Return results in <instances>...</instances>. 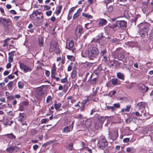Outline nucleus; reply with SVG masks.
Returning <instances> with one entry per match:
<instances>
[{"mask_svg":"<svg viewBox=\"0 0 153 153\" xmlns=\"http://www.w3.org/2000/svg\"><path fill=\"white\" fill-rule=\"evenodd\" d=\"M99 53L98 49L94 47H93L90 51L86 50L82 52L81 53L82 56L85 58H88L90 59L94 60L98 57Z\"/></svg>","mask_w":153,"mask_h":153,"instance_id":"obj_1","label":"nucleus"},{"mask_svg":"<svg viewBox=\"0 0 153 153\" xmlns=\"http://www.w3.org/2000/svg\"><path fill=\"white\" fill-rule=\"evenodd\" d=\"M30 17L31 19L34 20L37 24L42 22L44 20L43 14L40 9L33 10L30 15Z\"/></svg>","mask_w":153,"mask_h":153,"instance_id":"obj_2","label":"nucleus"},{"mask_svg":"<svg viewBox=\"0 0 153 153\" xmlns=\"http://www.w3.org/2000/svg\"><path fill=\"white\" fill-rule=\"evenodd\" d=\"M56 65L55 63H54L51 68V78L53 79H55L56 81L58 82L60 80L61 82L62 83H67L68 81L67 76H66L63 79H60L59 77L56 76L55 75L56 74Z\"/></svg>","mask_w":153,"mask_h":153,"instance_id":"obj_3","label":"nucleus"},{"mask_svg":"<svg viewBox=\"0 0 153 153\" xmlns=\"http://www.w3.org/2000/svg\"><path fill=\"white\" fill-rule=\"evenodd\" d=\"M0 22L6 31H8L12 28V21L10 19L2 18L0 19Z\"/></svg>","mask_w":153,"mask_h":153,"instance_id":"obj_4","label":"nucleus"},{"mask_svg":"<svg viewBox=\"0 0 153 153\" xmlns=\"http://www.w3.org/2000/svg\"><path fill=\"white\" fill-rule=\"evenodd\" d=\"M108 145V142L104 136H102L98 140L97 146L100 150L104 149Z\"/></svg>","mask_w":153,"mask_h":153,"instance_id":"obj_5","label":"nucleus"},{"mask_svg":"<svg viewBox=\"0 0 153 153\" xmlns=\"http://www.w3.org/2000/svg\"><path fill=\"white\" fill-rule=\"evenodd\" d=\"M104 120L105 119L103 117L98 116L97 119L95 121L94 124V127L95 130H97L102 128Z\"/></svg>","mask_w":153,"mask_h":153,"instance_id":"obj_6","label":"nucleus"},{"mask_svg":"<svg viewBox=\"0 0 153 153\" xmlns=\"http://www.w3.org/2000/svg\"><path fill=\"white\" fill-rule=\"evenodd\" d=\"M105 29L108 31H113L114 32L118 31L116 22L112 24H109L105 28Z\"/></svg>","mask_w":153,"mask_h":153,"instance_id":"obj_7","label":"nucleus"},{"mask_svg":"<svg viewBox=\"0 0 153 153\" xmlns=\"http://www.w3.org/2000/svg\"><path fill=\"white\" fill-rule=\"evenodd\" d=\"M108 139L111 140L113 141L116 140L118 137V130L114 131L112 132H110L109 133Z\"/></svg>","mask_w":153,"mask_h":153,"instance_id":"obj_8","label":"nucleus"},{"mask_svg":"<svg viewBox=\"0 0 153 153\" xmlns=\"http://www.w3.org/2000/svg\"><path fill=\"white\" fill-rule=\"evenodd\" d=\"M148 27L147 25H145L141 29L140 31V34L142 38H144L148 35Z\"/></svg>","mask_w":153,"mask_h":153,"instance_id":"obj_9","label":"nucleus"},{"mask_svg":"<svg viewBox=\"0 0 153 153\" xmlns=\"http://www.w3.org/2000/svg\"><path fill=\"white\" fill-rule=\"evenodd\" d=\"M118 30L121 28L122 29H124L126 27V22L123 20L117 21H116Z\"/></svg>","mask_w":153,"mask_h":153,"instance_id":"obj_10","label":"nucleus"},{"mask_svg":"<svg viewBox=\"0 0 153 153\" xmlns=\"http://www.w3.org/2000/svg\"><path fill=\"white\" fill-rule=\"evenodd\" d=\"M19 67L21 70H23L24 73H27L28 72H30L32 70V68L25 65L23 63L19 62Z\"/></svg>","mask_w":153,"mask_h":153,"instance_id":"obj_11","label":"nucleus"},{"mask_svg":"<svg viewBox=\"0 0 153 153\" xmlns=\"http://www.w3.org/2000/svg\"><path fill=\"white\" fill-rule=\"evenodd\" d=\"M19 150V148L17 146H11L8 147L6 151L9 153H12L13 151L17 152Z\"/></svg>","mask_w":153,"mask_h":153,"instance_id":"obj_12","label":"nucleus"},{"mask_svg":"<svg viewBox=\"0 0 153 153\" xmlns=\"http://www.w3.org/2000/svg\"><path fill=\"white\" fill-rule=\"evenodd\" d=\"M137 87L140 91L143 93L146 92L149 90V88L143 84L139 83L137 85Z\"/></svg>","mask_w":153,"mask_h":153,"instance_id":"obj_13","label":"nucleus"},{"mask_svg":"<svg viewBox=\"0 0 153 153\" xmlns=\"http://www.w3.org/2000/svg\"><path fill=\"white\" fill-rule=\"evenodd\" d=\"M109 63L110 64V67L111 68L114 66L115 67H117L118 66L120 65V63L118 61L114 59L112 60L109 59Z\"/></svg>","mask_w":153,"mask_h":153,"instance_id":"obj_14","label":"nucleus"},{"mask_svg":"<svg viewBox=\"0 0 153 153\" xmlns=\"http://www.w3.org/2000/svg\"><path fill=\"white\" fill-rule=\"evenodd\" d=\"M73 123H72L70 126H67L65 127L64 128L63 130H62V132L66 133H67L70 131V128H71V130H72L73 128Z\"/></svg>","mask_w":153,"mask_h":153,"instance_id":"obj_15","label":"nucleus"},{"mask_svg":"<svg viewBox=\"0 0 153 153\" xmlns=\"http://www.w3.org/2000/svg\"><path fill=\"white\" fill-rule=\"evenodd\" d=\"M74 46V42L73 40H71L68 41L67 42L66 45V48L69 50H71Z\"/></svg>","mask_w":153,"mask_h":153,"instance_id":"obj_16","label":"nucleus"},{"mask_svg":"<svg viewBox=\"0 0 153 153\" xmlns=\"http://www.w3.org/2000/svg\"><path fill=\"white\" fill-rule=\"evenodd\" d=\"M100 21L98 23V25L99 27H102L106 25L108 23L107 21L103 19H100Z\"/></svg>","mask_w":153,"mask_h":153,"instance_id":"obj_17","label":"nucleus"},{"mask_svg":"<svg viewBox=\"0 0 153 153\" xmlns=\"http://www.w3.org/2000/svg\"><path fill=\"white\" fill-rule=\"evenodd\" d=\"M3 124L4 125L11 126L13 123V121L12 120L10 121L8 118L4 119L3 120Z\"/></svg>","mask_w":153,"mask_h":153,"instance_id":"obj_18","label":"nucleus"},{"mask_svg":"<svg viewBox=\"0 0 153 153\" xmlns=\"http://www.w3.org/2000/svg\"><path fill=\"white\" fill-rule=\"evenodd\" d=\"M26 118V115L24 113H20L19 116L18 117V121L21 123L23 122L24 120Z\"/></svg>","mask_w":153,"mask_h":153,"instance_id":"obj_19","label":"nucleus"},{"mask_svg":"<svg viewBox=\"0 0 153 153\" xmlns=\"http://www.w3.org/2000/svg\"><path fill=\"white\" fill-rule=\"evenodd\" d=\"M112 84L114 85H117L120 84V81L117 78H113L111 80Z\"/></svg>","mask_w":153,"mask_h":153,"instance_id":"obj_20","label":"nucleus"},{"mask_svg":"<svg viewBox=\"0 0 153 153\" xmlns=\"http://www.w3.org/2000/svg\"><path fill=\"white\" fill-rule=\"evenodd\" d=\"M117 76L119 79L122 80H124L125 79V75L120 72H117Z\"/></svg>","mask_w":153,"mask_h":153,"instance_id":"obj_21","label":"nucleus"},{"mask_svg":"<svg viewBox=\"0 0 153 153\" xmlns=\"http://www.w3.org/2000/svg\"><path fill=\"white\" fill-rule=\"evenodd\" d=\"M82 10L80 8L79 9L77 12L74 15L73 17V19L74 20L77 18L79 16Z\"/></svg>","mask_w":153,"mask_h":153,"instance_id":"obj_22","label":"nucleus"},{"mask_svg":"<svg viewBox=\"0 0 153 153\" xmlns=\"http://www.w3.org/2000/svg\"><path fill=\"white\" fill-rule=\"evenodd\" d=\"M39 44L40 47L43 46L44 43L43 37L42 36H40L38 38Z\"/></svg>","mask_w":153,"mask_h":153,"instance_id":"obj_23","label":"nucleus"},{"mask_svg":"<svg viewBox=\"0 0 153 153\" xmlns=\"http://www.w3.org/2000/svg\"><path fill=\"white\" fill-rule=\"evenodd\" d=\"M5 135L10 140H13L16 138V136L12 133L10 134H7Z\"/></svg>","mask_w":153,"mask_h":153,"instance_id":"obj_24","label":"nucleus"},{"mask_svg":"<svg viewBox=\"0 0 153 153\" xmlns=\"http://www.w3.org/2000/svg\"><path fill=\"white\" fill-rule=\"evenodd\" d=\"M42 91L43 88H39L37 89L36 93L38 95L41 96L44 94V92H42Z\"/></svg>","mask_w":153,"mask_h":153,"instance_id":"obj_25","label":"nucleus"},{"mask_svg":"<svg viewBox=\"0 0 153 153\" xmlns=\"http://www.w3.org/2000/svg\"><path fill=\"white\" fill-rule=\"evenodd\" d=\"M131 106L130 105H127L126 108H123L121 109V112H129L130 110Z\"/></svg>","mask_w":153,"mask_h":153,"instance_id":"obj_26","label":"nucleus"},{"mask_svg":"<svg viewBox=\"0 0 153 153\" xmlns=\"http://www.w3.org/2000/svg\"><path fill=\"white\" fill-rule=\"evenodd\" d=\"M136 107H138V108L140 109L144 108L145 106L144 102H138L136 105Z\"/></svg>","mask_w":153,"mask_h":153,"instance_id":"obj_27","label":"nucleus"},{"mask_svg":"<svg viewBox=\"0 0 153 153\" xmlns=\"http://www.w3.org/2000/svg\"><path fill=\"white\" fill-rule=\"evenodd\" d=\"M91 124V120L90 119H88L85 122V125L87 127L90 128V126Z\"/></svg>","mask_w":153,"mask_h":153,"instance_id":"obj_28","label":"nucleus"},{"mask_svg":"<svg viewBox=\"0 0 153 153\" xmlns=\"http://www.w3.org/2000/svg\"><path fill=\"white\" fill-rule=\"evenodd\" d=\"M106 109L107 110L111 111L112 112L115 111L116 110V108H114V106L108 105L106 107Z\"/></svg>","mask_w":153,"mask_h":153,"instance_id":"obj_29","label":"nucleus"},{"mask_svg":"<svg viewBox=\"0 0 153 153\" xmlns=\"http://www.w3.org/2000/svg\"><path fill=\"white\" fill-rule=\"evenodd\" d=\"M56 47V46L55 44L51 43L50 45V48L49 50L50 52L51 53L53 51L55 50Z\"/></svg>","mask_w":153,"mask_h":153,"instance_id":"obj_30","label":"nucleus"},{"mask_svg":"<svg viewBox=\"0 0 153 153\" xmlns=\"http://www.w3.org/2000/svg\"><path fill=\"white\" fill-rule=\"evenodd\" d=\"M62 6V5H59L58 7L57 10L55 12V13L57 16L59 14L61 11Z\"/></svg>","mask_w":153,"mask_h":153,"instance_id":"obj_31","label":"nucleus"},{"mask_svg":"<svg viewBox=\"0 0 153 153\" xmlns=\"http://www.w3.org/2000/svg\"><path fill=\"white\" fill-rule=\"evenodd\" d=\"M82 15L83 16L88 19H91L93 17V16L89 14L88 13H82Z\"/></svg>","mask_w":153,"mask_h":153,"instance_id":"obj_32","label":"nucleus"},{"mask_svg":"<svg viewBox=\"0 0 153 153\" xmlns=\"http://www.w3.org/2000/svg\"><path fill=\"white\" fill-rule=\"evenodd\" d=\"M78 29V27L77 28V29L76 30L75 34H76V35L79 34L81 35L82 33L83 28L82 27H79V28L78 32H77V30Z\"/></svg>","mask_w":153,"mask_h":153,"instance_id":"obj_33","label":"nucleus"},{"mask_svg":"<svg viewBox=\"0 0 153 153\" xmlns=\"http://www.w3.org/2000/svg\"><path fill=\"white\" fill-rule=\"evenodd\" d=\"M149 39L150 41L153 42V30H151L149 33Z\"/></svg>","mask_w":153,"mask_h":153,"instance_id":"obj_34","label":"nucleus"},{"mask_svg":"<svg viewBox=\"0 0 153 153\" xmlns=\"http://www.w3.org/2000/svg\"><path fill=\"white\" fill-rule=\"evenodd\" d=\"M76 70H73L71 73V77L72 79L75 78L76 76Z\"/></svg>","mask_w":153,"mask_h":153,"instance_id":"obj_35","label":"nucleus"},{"mask_svg":"<svg viewBox=\"0 0 153 153\" xmlns=\"http://www.w3.org/2000/svg\"><path fill=\"white\" fill-rule=\"evenodd\" d=\"M74 118L75 119L81 120L83 118V117L81 114H79L75 115L74 116Z\"/></svg>","mask_w":153,"mask_h":153,"instance_id":"obj_36","label":"nucleus"},{"mask_svg":"<svg viewBox=\"0 0 153 153\" xmlns=\"http://www.w3.org/2000/svg\"><path fill=\"white\" fill-rule=\"evenodd\" d=\"M61 104L59 103L58 104H57L56 103H55L54 104V107L55 109L56 110H58L61 106Z\"/></svg>","mask_w":153,"mask_h":153,"instance_id":"obj_37","label":"nucleus"},{"mask_svg":"<svg viewBox=\"0 0 153 153\" xmlns=\"http://www.w3.org/2000/svg\"><path fill=\"white\" fill-rule=\"evenodd\" d=\"M67 59L72 61H74L75 60V57L73 55H68L67 56Z\"/></svg>","mask_w":153,"mask_h":153,"instance_id":"obj_38","label":"nucleus"},{"mask_svg":"<svg viewBox=\"0 0 153 153\" xmlns=\"http://www.w3.org/2000/svg\"><path fill=\"white\" fill-rule=\"evenodd\" d=\"M69 104V101H68L67 102L64 103L62 106V108L64 109L66 108L67 107H70Z\"/></svg>","mask_w":153,"mask_h":153,"instance_id":"obj_39","label":"nucleus"},{"mask_svg":"<svg viewBox=\"0 0 153 153\" xmlns=\"http://www.w3.org/2000/svg\"><path fill=\"white\" fill-rule=\"evenodd\" d=\"M107 53V51L106 49H104L101 51L100 54L102 56H104Z\"/></svg>","mask_w":153,"mask_h":153,"instance_id":"obj_40","label":"nucleus"},{"mask_svg":"<svg viewBox=\"0 0 153 153\" xmlns=\"http://www.w3.org/2000/svg\"><path fill=\"white\" fill-rule=\"evenodd\" d=\"M111 42L116 44H120V40L117 38H115L113 39L111 41Z\"/></svg>","mask_w":153,"mask_h":153,"instance_id":"obj_41","label":"nucleus"},{"mask_svg":"<svg viewBox=\"0 0 153 153\" xmlns=\"http://www.w3.org/2000/svg\"><path fill=\"white\" fill-rule=\"evenodd\" d=\"M89 100L88 98H87L85 100H83L81 102V104L82 105L85 106V104L89 102Z\"/></svg>","mask_w":153,"mask_h":153,"instance_id":"obj_42","label":"nucleus"},{"mask_svg":"<svg viewBox=\"0 0 153 153\" xmlns=\"http://www.w3.org/2000/svg\"><path fill=\"white\" fill-rule=\"evenodd\" d=\"M116 93V91H115L113 90L110 91L108 94V96L112 97L113 95H114Z\"/></svg>","mask_w":153,"mask_h":153,"instance_id":"obj_43","label":"nucleus"},{"mask_svg":"<svg viewBox=\"0 0 153 153\" xmlns=\"http://www.w3.org/2000/svg\"><path fill=\"white\" fill-rule=\"evenodd\" d=\"M18 86L19 88H22L24 86V83L21 82H18Z\"/></svg>","mask_w":153,"mask_h":153,"instance_id":"obj_44","label":"nucleus"},{"mask_svg":"<svg viewBox=\"0 0 153 153\" xmlns=\"http://www.w3.org/2000/svg\"><path fill=\"white\" fill-rule=\"evenodd\" d=\"M49 121V120L48 119H43L41 120V123L42 124L46 123L48 122Z\"/></svg>","mask_w":153,"mask_h":153,"instance_id":"obj_45","label":"nucleus"},{"mask_svg":"<svg viewBox=\"0 0 153 153\" xmlns=\"http://www.w3.org/2000/svg\"><path fill=\"white\" fill-rule=\"evenodd\" d=\"M52 98L51 96H48L46 100V102L47 103H49L52 100Z\"/></svg>","mask_w":153,"mask_h":153,"instance_id":"obj_46","label":"nucleus"},{"mask_svg":"<svg viewBox=\"0 0 153 153\" xmlns=\"http://www.w3.org/2000/svg\"><path fill=\"white\" fill-rule=\"evenodd\" d=\"M73 64V63L71 62L70 65H68L67 68V71H71L72 69V65Z\"/></svg>","mask_w":153,"mask_h":153,"instance_id":"obj_47","label":"nucleus"},{"mask_svg":"<svg viewBox=\"0 0 153 153\" xmlns=\"http://www.w3.org/2000/svg\"><path fill=\"white\" fill-rule=\"evenodd\" d=\"M13 85V83L12 81H10L8 83L7 85V86L9 89H11Z\"/></svg>","mask_w":153,"mask_h":153,"instance_id":"obj_48","label":"nucleus"},{"mask_svg":"<svg viewBox=\"0 0 153 153\" xmlns=\"http://www.w3.org/2000/svg\"><path fill=\"white\" fill-rule=\"evenodd\" d=\"M85 27L88 29L91 28L92 27L91 23H88L85 25Z\"/></svg>","mask_w":153,"mask_h":153,"instance_id":"obj_49","label":"nucleus"},{"mask_svg":"<svg viewBox=\"0 0 153 153\" xmlns=\"http://www.w3.org/2000/svg\"><path fill=\"white\" fill-rule=\"evenodd\" d=\"M114 107V108H119L120 107V104L119 103L117 102L116 103H114L113 104V106Z\"/></svg>","mask_w":153,"mask_h":153,"instance_id":"obj_50","label":"nucleus"},{"mask_svg":"<svg viewBox=\"0 0 153 153\" xmlns=\"http://www.w3.org/2000/svg\"><path fill=\"white\" fill-rule=\"evenodd\" d=\"M107 11L108 13H110L113 10V7L112 6H109L107 8Z\"/></svg>","mask_w":153,"mask_h":153,"instance_id":"obj_51","label":"nucleus"},{"mask_svg":"<svg viewBox=\"0 0 153 153\" xmlns=\"http://www.w3.org/2000/svg\"><path fill=\"white\" fill-rule=\"evenodd\" d=\"M72 13L68 12V14L67 17V19L69 21L72 18Z\"/></svg>","mask_w":153,"mask_h":153,"instance_id":"obj_52","label":"nucleus"},{"mask_svg":"<svg viewBox=\"0 0 153 153\" xmlns=\"http://www.w3.org/2000/svg\"><path fill=\"white\" fill-rule=\"evenodd\" d=\"M61 51L59 48H57L55 49V53L56 54H59Z\"/></svg>","mask_w":153,"mask_h":153,"instance_id":"obj_53","label":"nucleus"},{"mask_svg":"<svg viewBox=\"0 0 153 153\" xmlns=\"http://www.w3.org/2000/svg\"><path fill=\"white\" fill-rule=\"evenodd\" d=\"M132 115L134 114L135 116H140V117L142 116V115L141 114H140L139 113L138 111H136L135 112H133L132 113Z\"/></svg>","mask_w":153,"mask_h":153,"instance_id":"obj_54","label":"nucleus"},{"mask_svg":"<svg viewBox=\"0 0 153 153\" xmlns=\"http://www.w3.org/2000/svg\"><path fill=\"white\" fill-rule=\"evenodd\" d=\"M68 147H69V149L70 151H71L74 149L73 146V144L72 143H71L68 145Z\"/></svg>","mask_w":153,"mask_h":153,"instance_id":"obj_55","label":"nucleus"},{"mask_svg":"<svg viewBox=\"0 0 153 153\" xmlns=\"http://www.w3.org/2000/svg\"><path fill=\"white\" fill-rule=\"evenodd\" d=\"M65 56H63L61 59V63L62 65L64 64L65 63Z\"/></svg>","mask_w":153,"mask_h":153,"instance_id":"obj_56","label":"nucleus"},{"mask_svg":"<svg viewBox=\"0 0 153 153\" xmlns=\"http://www.w3.org/2000/svg\"><path fill=\"white\" fill-rule=\"evenodd\" d=\"M73 88L74 90H77L78 91H79V86L77 84H75L74 85Z\"/></svg>","mask_w":153,"mask_h":153,"instance_id":"obj_57","label":"nucleus"},{"mask_svg":"<svg viewBox=\"0 0 153 153\" xmlns=\"http://www.w3.org/2000/svg\"><path fill=\"white\" fill-rule=\"evenodd\" d=\"M97 80V78H94L92 80H91L90 82L92 84H95L96 83Z\"/></svg>","mask_w":153,"mask_h":153,"instance_id":"obj_58","label":"nucleus"},{"mask_svg":"<svg viewBox=\"0 0 153 153\" xmlns=\"http://www.w3.org/2000/svg\"><path fill=\"white\" fill-rule=\"evenodd\" d=\"M7 99L9 100H13L14 99V96L10 95L9 96H8L7 97Z\"/></svg>","mask_w":153,"mask_h":153,"instance_id":"obj_59","label":"nucleus"},{"mask_svg":"<svg viewBox=\"0 0 153 153\" xmlns=\"http://www.w3.org/2000/svg\"><path fill=\"white\" fill-rule=\"evenodd\" d=\"M52 13V11L51 10H48L46 12V14L48 16H50Z\"/></svg>","mask_w":153,"mask_h":153,"instance_id":"obj_60","label":"nucleus"},{"mask_svg":"<svg viewBox=\"0 0 153 153\" xmlns=\"http://www.w3.org/2000/svg\"><path fill=\"white\" fill-rule=\"evenodd\" d=\"M75 7H72L70 9L68 12L71 13H72L75 10Z\"/></svg>","mask_w":153,"mask_h":153,"instance_id":"obj_61","label":"nucleus"},{"mask_svg":"<svg viewBox=\"0 0 153 153\" xmlns=\"http://www.w3.org/2000/svg\"><path fill=\"white\" fill-rule=\"evenodd\" d=\"M13 61V58L11 56L8 57V62L10 63L12 62Z\"/></svg>","mask_w":153,"mask_h":153,"instance_id":"obj_62","label":"nucleus"},{"mask_svg":"<svg viewBox=\"0 0 153 153\" xmlns=\"http://www.w3.org/2000/svg\"><path fill=\"white\" fill-rule=\"evenodd\" d=\"M0 11L3 15H5L4 10L2 7H0Z\"/></svg>","mask_w":153,"mask_h":153,"instance_id":"obj_63","label":"nucleus"},{"mask_svg":"<svg viewBox=\"0 0 153 153\" xmlns=\"http://www.w3.org/2000/svg\"><path fill=\"white\" fill-rule=\"evenodd\" d=\"M50 72L49 71L47 70H45V74L46 75V76L47 77L49 76L50 75Z\"/></svg>","mask_w":153,"mask_h":153,"instance_id":"obj_64","label":"nucleus"}]
</instances>
